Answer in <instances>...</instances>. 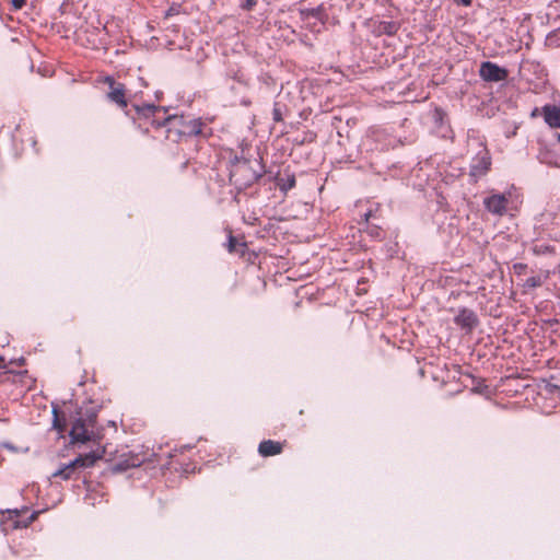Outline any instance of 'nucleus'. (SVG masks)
<instances>
[{"mask_svg":"<svg viewBox=\"0 0 560 560\" xmlns=\"http://www.w3.org/2000/svg\"><path fill=\"white\" fill-rule=\"evenodd\" d=\"M103 457V453L90 452L88 454L79 455L77 458L71 460L69 464L63 465L61 468L52 474V478H61L62 480H69L73 478L78 469L89 468L95 465V463Z\"/></svg>","mask_w":560,"mask_h":560,"instance_id":"7ed1b4c3","label":"nucleus"},{"mask_svg":"<svg viewBox=\"0 0 560 560\" xmlns=\"http://www.w3.org/2000/svg\"><path fill=\"white\" fill-rule=\"evenodd\" d=\"M542 284L540 276H533L526 279L525 287L529 289L538 288Z\"/></svg>","mask_w":560,"mask_h":560,"instance_id":"f3484780","label":"nucleus"},{"mask_svg":"<svg viewBox=\"0 0 560 560\" xmlns=\"http://www.w3.org/2000/svg\"><path fill=\"white\" fill-rule=\"evenodd\" d=\"M509 200L504 195L495 194L485 199L483 205L485 208L498 215H502L506 211Z\"/></svg>","mask_w":560,"mask_h":560,"instance_id":"9d476101","label":"nucleus"},{"mask_svg":"<svg viewBox=\"0 0 560 560\" xmlns=\"http://www.w3.org/2000/svg\"><path fill=\"white\" fill-rule=\"evenodd\" d=\"M105 82L108 83L110 91L107 93V97L113 103L117 104L120 108L125 109L128 106L126 97L125 84L116 82L113 78L107 77Z\"/></svg>","mask_w":560,"mask_h":560,"instance_id":"6e6552de","label":"nucleus"},{"mask_svg":"<svg viewBox=\"0 0 560 560\" xmlns=\"http://www.w3.org/2000/svg\"><path fill=\"white\" fill-rule=\"evenodd\" d=\"M272 118L277 122L282 121V119H283L282 112H281L280 107L278 106V104H275V107L272 109Z\"/></svg>","mask_w":560,"mask_h":560,"instance_id":"a211bd4d","label":"nucleus"},{"mask_svg":"<svg viewBox=\"0 0 560 560\" xmlns=\"http://www.w3.org/2000/svg\"><path fill=\"white\" fill-rule=\"evenodd\" d=\"M557 139H558V141H559V143H560V133L558 135Z\"/></svg>","mask_w":560,"mask_h":560,"instance_id":"cd10ccee","label":"nucleus"},{"mask_svg":"<svg viewBox=\"0 0 560 560\" xmlns=\"http://www.w3.org/2000/svg\"><path fill=\"white\" fill-rule=\"evenodd\" d=\"M454 323L462 329L470 332L479 324L477 314L469 308L459 310L458 314L454 318Z\"/></svg>","mask_w":560,"mask_h":560,"instance_id":"1a4fd4ad","label":"nucleus"},{"mask_svg":"<svg viewBox=\"0 0 560 560\" xmlns=\"http://www.w3.org/2000/svg\"><path fill=\"white\" fill-rule=\"evenodd\" d=\"M96 427V415H89L86 418H78L71 427L70 438L71 443H86L89 441H95L98 439V434L95 432Z\"/></svg>","mask_w":560,"mask_h":560,"instance_id":"f03ea898","label":"nucleus"},{"mask_svg":"<svg viewBox=\"0 0 560 560\" xmlns=\"http://www.w3.org/2000/svg\"><path fill=\"white\" fill-rule=\"evenodd\" d=\"M226 248H228L229 253H231V254L235 253V254H240L241 256H243L245 254L246 244L240 243L235 236L230 234L229 241L226 244Z\"/></svg>","mask_w":560,"mask_h":560,"instance_id":"4468645a","label":"nucleus"},{"mask_svg":"<svg viewBox=\"0 0 560 560\" xmlns=\"http://www.w3.org/2000/svg\"><path fill=\"white\" fill-rule=\"evenodd\" d=\"M296 179L294 175H285V176H278L277 177V186L279 189L283 192H287L288 190L295 187Z\"/></svg>","mask_w":560,"mask_h":560,"instance_id":"ddd939ff","label":"nucleus"},{"mask_svg":"<svg viewBox=\"0 0 560 560\" xmlns=\"http://www.w3.org/2000/svg\"><path fill=\"white\" fill-rule=\"evenodd\" d=\"M54 420H52V428L58 431V433L62 436V433L66 431L67 423L66 419L62 415L59 413V411L54 408Z\"/></svg>","mask_w":560,"mask_h":560,"instance_id":"dca6fc26","label":"nucleus"},{"mask_svg":"<svg viewBox=\"0 0 560 560\" xmlns=\"http://www.w3.org/2000/svg\"><path fill=\"white\" fill-rule=\"evenodd\" d=\"M539 114H540V113H539V108L535 107V108L532 110V113H530V117H532V118H536V117H538V115H539Z\"/></svg>","mask_w":560,"mask_h":560,"instance_id":"5701e85b","label":"nucleus"},{"mask_svg":"<svg viewBox=\"0 0 560 560\" xmlns=\"http://www.w3.org/2000/svg\"><path fill=\"white\" fill-rule=\"evenodd\" d=\"M491 155L489 150L483 147L472 159L469 176L474 177L475 182L485 176L491 168Z\"/></svg>","mask_w":560,"mask_h":560,"instance_id":"20e7f679","label":"nucleus"},{"mask_svg":"<svg viewBox=\"0 0 560 560\" xmlns=\"http://www.w3.org/2000/svg\"><path fill=\"white\" fill-rule=\"evenodd\" d=\"M541 115L550 128H560V106L547 104L541 107Z\"/></svg>","mask_w":560,"mask_h":560,"instance_id":"f8f14e48","label":"nucleus"},{"mask_svg":"<svg viewBox=\"0 0 560 560\" xmlns=\"http://www.w3.org/2000/svg\"><path fill=\"white\" fill-rule=\"evenodd\" d=\"M302 14L305 16V19L313 18L319 20L323 24L325 23V20L327 18V14L322 5L314 9L305 10L302 12Z\"/></svg>","mask_w":560,"mask_h":560,"instance_id":"2eb2a0df","label":"nucleus"},{"mask_svg":"<svg viewBox=\"0 0 560 560\" xmlns=\"http://www.w3.org/2000/svg\"><path fill=\"white\" fill-rule=\"evenodd\" d=\"M364 218H365V221H368V220H369V218H370V212H369V213H365V214H364Z\"/></svg>","mask_w":560,"mask_h":560,"instance_id":"a878e982","label":"nucleus"},{"mask_svg":"<svg viewBox=\"0 0 560 560\" xmlns=\"http://www.w3.org/2000/svg\"><path fill=\"white\" fill-rule=\"evenodd\" d=\"M25 363V360L23 358H21L20 360H18V364L19 365H23Z\"/></svg>","mask_w":560,"mask_h":560,"instance_id":"393cba45","label":"nucleus"},{"mask_svg":"<svg viewBox=\"0 0 560 560\" xmlns=\"http://www.w3.org/2000/svg\"><path fill=\"white\" fill-rule=\"evenodd\" d=\"M368 233L374 238L382 237V230L378 226H371L368 229Z\"/></svg>","mask_w":560,"mask_h":560,"instance_id":"6ab92c4d","label":"nucleus"},{"mask_svg":"<svg viewBox=\"0 0 560 560\" xmlns=\"http://www.w3.org/2000/svg\"><path fill=\"white\" fill-rule=\"evenodd\" d=\"M11 3L12 9L18 11L21 10L26 4V0H12Z\"/></svg>","mask_w":560,"mask_h":560,"instance_id":"aec40b11","label":"nucleus"},{"mask_svg":"<svg viewBox=\"0 0 560 560\" xmlns=\"http://www.w3.org/2000/svg\"><path fill=\"white\" fill-rule=\"evenodd\" d=\"M479 75L486 82H501L508 79L509 71L491 61H483L479 68Z\"/></svg>","mask_w":560,"mask_h":560,"instance_id":"0eeeda50","label":"nucleus"},{"mask_svg":"<svg viewBox=\"0 0 560 560\" xmlns=\"http://www.w3.org/2000/svg\"><path fill=\"white\" fill-rule=\"evenodd\" d=\"M5 368H7L5 360L3 357H0V369H5Z\"/></svg>","mask_w":560,"mask_h":560,"instance_id":"b1692460","label":"nucleus"},{"mask_svg":"<svg viewBox=\"0 0 560 560\" xmlns=\"http://www.w3.org/2000/svg\"><path fill=\"white\" fill-rule=\"evenodd\" d=\"M135 110L137 116L133 119L144 120V125H151L154 128H160L164 126V121L161 122L159 120L160 114L162 113L161 108L155 105H144L137 106L135 105Z\"/></svg>","mask_w":560,"mask_h":560,"instance_id":"39448f33","label":"nucleus"},{"mask_svg":"<svg viewBox=\"0 0 560 560\" xmlns=\"http://www.w3.org/2000/svg\"><path fill=\"white\" fill-rule=\"evenodd\" d=\"M247 168H248L247 166L240 167V170H247Z\"/></svg>","mask_w":560,"mask_h":560,"instance_id":"bb28decb","label":"nucleus"},{"mask_svg":"<svg viewBox=\"0 0 560 560\" xmlns=\"http://www.w3.org/2000/svg\"><path fill=\"white\" fill-rule=\"evenodd\" d=\"M166 138L173 142L186 141L188 138L202 136L207 125L200 118H188L185 116H168L164 118Z\"/></svg>","mask_w":560,"mask_h":560,"instance_id":"f257e3e1","label":"nucleus"},{"mask_svg":"<svg viewBox=\"0 0 560 560\" xmlns=\"http://www.w3.org/2000/svg\"><path fill=\"white\" fill-rule=\"evenodd\" d=\"M455 1H456L457 3H460V4L465 5V7H468V5H470V4H471V1H472V0H455Z\"/></svg>","mask_w":560,"mask_h":560,"instance_id":"4be33fe9","label":"nucleus"},{"mask_svg":"<svg viewBox=\"0 0 560 560\" xmlns=\"http://www.w3.org/2000/svg\"><path fill=\"white\" fill-rule=\"evenodd\" d=\"M135 110L137 116L133 119L144 120V125H151L154 128H160L164 126V121L161 122L159 120L160 114L162 113L161 108L155 105H144L137 106L135 105Z\"/></svg>","mask_w":560,"mask_h":560,"instance_id":"423d86ee","label":"nucleus"},{"mask_svg":"<svg viewBox=\"0 0 560 560\" xmlns=\"http://www.w3.org/2000/svg\"><path fill=\"white\" fill-rule=\"evenodd\" d=\"M257 3V0H246L245 4L243 5L244 9H252Z\"/></svg>","mask_w":560,"mask_h":560,"instance_id":"412c9836","label":"nucleus"},{"mask_svg":"<svg viewBox=\"0 0 560 560\" xmlns=\"http://www.w3.org/2000/svg\"><path fill=\"white\" fill-rule=\"evenodd\" d=\"M285 441L279 442L273 440H264L258 445V453L262 457L279 455L283 452Z\"/></svg>","mask_w":560,"mask_h":560,"instance_id":"9b49d317","label":"nucleus"}]
</instances>
